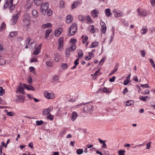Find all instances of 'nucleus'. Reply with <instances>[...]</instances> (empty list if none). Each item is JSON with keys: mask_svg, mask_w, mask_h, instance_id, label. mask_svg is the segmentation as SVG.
Segmentation results:
<instances>
[{"mask_svg": "<svg viewBox=\"0 0 155 155\" xmlns=\"http://www.w3.org/2000/svg\"><path fill=\"white\" fill-rule=\"evenodd\" d=\"M78 5V3L77 2H74L72 5L71 8L72 9H74L75 8H76Z\"/></svg>", "mask_w": 155, "mask_h": 155, "instance_id": "nucleus-40", "label": "nucleus"}, {"mask_svg": "<svg viewBox=\"0 0 155 155\" xmlns=\"http://www.w3.org/2000/svg\"><path fill=\"white\" fill-rule=\"evenodd\" d=\"M46 65L49 67H51L53 66L52 63L50 61H47L46 62Z\"/></svg>", "mask_w": 155, "mask_h": 155, "instance_id": "nucleus-42", "label": "nucleus"}, {"mask_svg": "<svg viewBox=\"0 0 155 155\" xmlns=\"http://www.w3.org/2000/svg\"><path fill=\"white\" fill-rule=\"evenodd\" d=\"M76 48V47L74 44H73L71 45L70 48H68L71 51H73Z\"/></svg>", "mask_w": 155, "mask_h": 155, "instance_id": "nucleus-28", "label": "nucleus"}, {"mask_svg": "<svg viewBox=\"0 0 155 155\" xmlns=\"http://www.w3.org/2000/svg\"><path fill=\"white\" fill-rule=\"evenodd\" d=\"M16 34V33L15 32H12L10 33L9 35L11 37H13L15 36Z\"/></svg>", "mask_w": 155, "mask_h": 155, "instance_id": "nucleus-50", "label": "nucleus"}, {"mask_svg": "<svg viewBox=\"0 0 155 155\" xmlns=\"http://www.w3.org/2000/svg\"><path fill=\"white\" fill-rule=\"evenodd\" d=\"M140 51L141 53V56L143 57H144L146 54V53L144 50Z\"/></svg>", "mask_w": 155, "mask_h": 155, "instance_id": "nucleus-59", "label": "nucleus"}, {"mask_svg": "<svg viewBox=\"0 0 155 155\" xmlns=\"http://www.w3.org/2000/svg\"><path fill=\"white\" fill-rule=\"evenodd\" d=\"M52 25L50 23H47L44 24L42 26L43 28H45L48 27H50Z\"/></svg>", "mask_w": 155, "mask_h": 155, "instance_id": "nucleus-30", "label": "nucleus"}, {"mask_svg": "<svg viewBox=\"0 0 155 155\" xmlns=\"http://www.w3.org/2000/svg\"><path fill=\"white\" fill-rule=\"evenodd\" d=\"M62 31V29L61 28H59L56 30L54 31V34L55 36L58 37L61 34Z\"/></svg>", "mask_w": 155, "mask_h": 155, "instance_id": "nucleus-18", "label": "nucleus"}, {"mask_svg": "<svg viewBox=\"0 0 155 155\" xmlns=\"http://www.w3.org/2000/svg\"><path fill=\"white\" fill-rule=\"evenodd\" d=\"M147 31V28L146 27H144L140 30L141 33L143 34H145Z\"/></svg>", "mask_w": 155, "mask_h": 155, "instance_id": "nucleus-34", "label": "nucleus"}, {"mask_svg": "<svg viewBox=\"0 0 155 155\" xmlns=\"http://www.w3.org/2000/svg\"><path fill=\"white\" fill-rule=\"evenodd\" d=\"M47 119H49L50 120H52L53 119V115L49 114L47 116Z\"/></svg>", "mask_w": 155, "mask_h": 155, "instance_id": "nucleus-46", "label": "nucleus"}, {"mask_svg": "<svg viewBox=\"0 0 155 155\" xmlns=\"http://www.w3.org/2000/svg\"><path fill=\"white\" fill-rule=\"evenodd\" d=\"M99 43L98 42H94L92 43L90 45L89 48H95L98 45Z\"/></svg>", "mask_w": 155, "mask_h": 155, "instance_id": "nucleus-26", "label": "nucleus"}, {"mask_svg": "<svg viewBox=\"0 0 155 155\" xmlns=\"http://www.w3.org/2000/svg\"><path fill=\"white\" fill-rule=\"evenodd\" d=\"M38 61L37 59L36 58H33L31 59L30 61V62L31 63L33 62H37Z\"/></svg>", "mask_w": 155, "mask_h": 155, "instance_id": "nucleus-55", "label": "nucleus"}, {"mask_svg": "<svg viewBox=\"0 0 155 155\" xmlns=\"http://www.w3.org/2000/svg\"><path fill=\"white\" fill-rule=\"evenodd\" d=\"M99 11L97 9H94L91 12V16L93 18H96L98 16Z\"/></svg>", "mask_w": 155, "mask_h": 155, "instance_id": "nucleus-11", "label": "nucleus"}, {"mask_svg": "<svg viewBox=\"0 0 155 155\" xmlns=\"http://www.w3.org/2000/svg\"><path fill=\"white\" fill-rule=\"evenodd\" d=\"M5 24L3 23L2 24L1 27V30H3L5 28Z\"/></svg>", "mask_w": 155, "mask_h": 155, "instance_id": "nucleus-56", "label": "nucleus"}, {"mask_svg": "<svg viewBox=\"0 0 155 155\" xmlns=\"http://www.w3.org/2000/svg\"><path fill=\"white\" fill-rule=\"evenodd\" d=\"M31 41V38H28L25 42V45H28L30 41Z\"/></svg>", "mask_w": 155, "mask_h": 155, "instance_id": "nucleus-47", "label": "nucleus"}, {"mask_svg": "<svg viewBox=\"0 0 155 155\" xmlns=\"http://www.w3.org/2000/svg\"><path fill=\"white\" fill-rule=\"evenodd\" d=\"M17 92H19L23 94H25L24 92V89L23 87L21 86H19L17 88Z\"/></svg>", "mask_w": 155, "mask_h": 155, "instance_id": "nucleus-24", "label": "nucleus"}, {"mask_svg": "<svg viewBox=\"0 0 155 155\" xmlns=\"http://www.w3.org/2000/svg\"><path fill=\"white\" fill-rule=\"evenodd\" d=\"M111 30L113 32V34H112V35L110 37L111 39H110V42L109 43L110 44L111 43V42L113 40V38L114 37V31H115V29H114V27H112Z\"/></svg>", "mask_w": 155, "mask_h": 155, "instance_id": "nucleus-29", "label": "nucleus"}, {"mask_svg": "<svg viewBox=\"0 0 155 155\" xmlns=\"http://www.w3.org/2000/svg\"><path fill=\"white\" fill-rule=\"evenodd\" d=\"M92 105L90 104L85 106L83 108V111L85 112H91L92 111Z\"/></svg>", "mask_w": 155, "mask_h": 155, "instance_id": "nucleus-9", "label": "nucleus"}, {"mask_svg": "<svg viewBox=\"0 0 155 155\" xmlns=\"http://www.w3.org/2000/svg\"><path fill=\"white\" fill-rule=\"evenodd\" d=\"M64 37H61L58 39V43L59 44V46L58 47V49L59 50L61 49L63 46Z\"/></svg>", "mask_w": 155, "mask_h": 155, "instance_id": "nucleus-10", "label": "nucleus"}, {"mask_svg": "<svg viewBox=\"0 0 155 155\" xmlns=\"http://www.w3.org/2000/svg\"><path fill=\"white\" fill-rule=\"evenodd\" d=\"M78 56L79 58H82L83 56V53L82 51L81 50H79L78 51Z\"/></svg>", "mask_w": 155, "mask_h": 155, "instance_id": "nucleus-35", "label": "nucleus"}, {"mask_svg": "<svg viewBox=\"0 0 155 155\" xmlns=\"http://www.w3.org/2000/svg\"><path fill=\"white\" fill-rule=\"evenodd\" d=\"M83 152V151L82 149H78L77 150V151H76L77 153L78 154H79V155L81 154Z\"/></svg>", "mask_w": 155, "mask_h": 155, "instance_id": "nucleus-48", "label": "nucleus"}, {"mask_svg": "<svg viewBox=\"0 0 155 155\" xmlns=\"http://www.w3.org/2000/svg\"><path fill=\"white\" fill-rule=\"evenodd\" d=\"M43 121L41 120L40 121L37 120L36 121V124L37 125H40L43 124Z\"/></svg>", "mask_w": 155, "mask_h": 155, "instance_id": "nucleus-44", "label": "nucleus"}, {"mask_svg": "<svg viewBox=\"0 0 155 155\" xmlns=\"http://www.w3.org/2000/svg\"><path fill=\"white\" fill-rule=\"evenodd\" d=\"M125 151L124 150H120L118 151V153H119V155H125L124 153Z\"/></svg>", "mask_w": 155, "mask_h": 155, "instance_id": "nucleus-45", "label": "nucleus"}, {"mask_svg": "<svg viewBox=\"0 0 155 155\" xmlns=\"http://www.w3.org/2000/svg\"><path fill=\"white\" fill-rule=\"evenodd\" d=\"M29 70L30 72L33 71V73H35V68L33 67H30L29 68Z\"/></svg>", "mask_w": 155, "mask_h": 155, "instance_id": "nucleus-60", "label": "nucleus"}, {"mask_svg": "<svg viewBox=\"0 0 155 155\" xmlns=\"http://www.w3.org/2000/svg\"><path fill=\"white\" fill-rule=\"evenodd\" d=\"M84 104L83 103H80L78 104H77L76 105L75 107L77 108H78L80 107L81 106L83 105Z\"/></svg>", "mask_w": 155, "mask_h": 155, "instance_id": "nucleus-62", "label": "nucleus"}, {"mask_svg": "<svg viewBox=\"0 0 155 155\" xmlns=\"http://www.w3.org/2000/svg\"><path fill=\"white\" fill-rule=\"evenodd\" d=\"M53 109L52 107H50L47 109H46L43 110L42 112V114L43 115H46L47 114H50V112Z\"/></svg>", "mask_w": 155, "mask_h": 155, "instance_id": "nucleus-12", "label": "nucleus"}, {"mask_svg": "<svg viewBox=\"0 0 155 155\" xmlns=\"http://www.w3.org/2000/svg\"><path fill=\"white\" fill-rule=\"evenodd\" d=\"M141 86L144 88L149 87L147 84H141Z\"/></svg>", "mask_w": 155, "mask_h": 155, "instance_id": "nucleus-61", "label": "nucleus"}, {"mask_svg": "<svg viewBox=\"0 0 155 155\" xmlns=\"http://www.w3.org/2000/svg\"><path fill=\"white\" fill-rule=\"evenodd\" d=\"M66 22L68 23H71L73 20V18L71 15H68L66 17Z\"/></svg>", "mask_w": 155, "mask_h": 155, "instance_id": "nucleus-19", "label": "nucleus"}, {"mask_svg": "<svg viewBox=\"0 0 155 155\" xmlns=\"http://www.w3.org/2000/svg\"><path fill=\"white\" fill-rule=\"evenodd\" d=\"M77 29L76 24L75 23H73L69 28V31L68 35L71 36L74 35Z\"/></svg>", "mask_w": 155, "mask_h": 155, "instance_id": "nucleus-3", "label": "nucleus"}, {"mask_svg": "<svg viewBox=\"0 0 155 155\" xmlns=\"http://www.w3.org/2000/svg\"><path fill=\"white\" fill-rule=\"evenodd\" d=\"M59 7L61 8H64V2L63 1L60 2Z\"/></svg>", "mask_w": 155, "mask_h": 155, "instance_id": "nucleus-36", "label": "nucleus"}, {"mask_svg": "<svg viewBox=\"0 0 155 155\" xmlns=\"http://www.w3.org/2000/svg\"><path fill=\"white\" fill-rule=\"evenodd\" d=\"M34 2L36 5H39L41 2V0H34Z\"/></svg>", "mask_w": 155, "mask_h": 155, "instance_id": "nucleus-43", "label": "nucleus"}, {"mask_svg": "<svg viewBox=\"0 0 155 155\" xmlns=\"http://www.w3.org/2000/svg\"><path fill=\"white\" fill-rule=\"evenodd\" d=\"M117 68H114L111 72L109 74V75H110L113 74L117 71Z\"/></svg>", "mask_w": 155, "mask_h": 155, "instance_id": "nucleus-52", "label": "nucleus"}, {"mask_svg": "<svg viewBox=\"0 0 155 155\" xmlns=\"http://www.w3.org/2000/svg\"><path fill=\"white\" fill-rule=\"evenodd\" d=\"M17 98L16 99L17 102H18L20 103H23L25 101V98L24 96L17 95Z\"/></svg>", "mask_w": 155, "mask_h": 155, "instance_id": "nucleus-13", "label": "nucleus"}, {"mask_svg": "<svg viewBox=\"0 0 155 155\" xmlns=\"http://www.w3.org/2000/svg\"><path fill=\"white\" fill-rule=\"evenodd\" d=\"M2 57H0V65H3L5 63V61L4 59L1 58Z\"/></svg>", "mask_w": 155, "mask_h": 155, "instance_id": "nucleus-38", "label": "nucleus"}, {"mask_svg": "<svg viewBox=\"0 0 155 155\" xmlns=\"http://www.w3.org/2000/svg\"><path fill=\"white\" fill-rule=\"evenodd\" d=\"M150 62L153 68H155V64H154L153 60L152 59H150Z\"/></svg>", "mask_w": 155, "mask_h": 155, "instance_id": "nucleus-51", "label": "nucleus"}, {"mask_svg": "<svg viewBox=\"0 0 155 155\" xmlns=\"http://www.w3.org/2000/svg\"><path fill=\"white\" fill-rule=\"evenodd\" d=\"M52 14V11L50 9H49L48 10L47 12V15L48 16H50Z\"/></svg>", "mask_w": 155, "mask_h": 155, "instance_id": "nucleus-49", "label": "nucleus"}, {"mask_svg": "<svg viewBox=\"0 0 155 155\" xmlns=\"http://www.w3.org/2000/svg\"><path fill=\"white\" fill-rule=\"evenodd\" d=\"M105 12L106 16L107 17L110 16L112 15V13L109 8L105 9Z\"/></svg>", "mask_w": 155, "mask_h": 155, "instance_id": "nucleus-20", "label": "nucleus"}, {"mask_svg": "<svg viewBox=\"0 0 155 155\" xmlns=\"http://www.w3.org/2000/svg\"><path fill=\"white\" fill-rule=\"evenodd\" d=\"M106 58L105 57L102 58L99 62V64L103 65Z\"/></svg>", "mask_w": 155, "mask_h": 155, "instance_id": "nucleus-41", "label": "nucleus"}, {"mask_svg": "<svg viewBox=\"0 0 155 155\" xmlns=\"http://www.w3.org/2000/svg\"><path fill=\"white\" fill-rule=\"evenodd\" d=\"M116 77L115 76H113L112 78H110L109 79V81L110 82H113L114 81Z\"/></svg>", "mask_w": 155, "mask_h": 155, "instance_id": "nucleus-58", "label": "nucleus"}, {"mask_svg": "<svg viewBox=\"0 0 155 155\" xmlns=\"http://www.w3.org/2000/svg\"><path fill=\"white\" fill-rule=\"evenodd\" d=\"M72 114V115L71 117V120L72 121H74L76 119L78 115L77 113L75 111H73Z\"/></svg>", "mask_w": 155, "mask_h": 155, "instance_id": "nucleus-22", "label": "nucleus"}, {"mask_svg": "<svg viewBox=\"0 0 155 155\" xmlns=\"http://www.w3.org/2000/svg\"><path fill=\"white\" fill-rule=\"evenodd\" d=\"M36 45V44L35 42H32L29 45V48L30 49L32 50L35 47Z\"/></svg>", "mask_w": 155, "mask_h": 155, "instance_id": "nucleus-21", "label": "nucleus"}, {"mask_svg": "<svg viewBox=\"0 0 155 155\" xmlns=\"http://www.w3.org/2000/svg\"><path fill=\"white\" fill-rule=\"evenodd\" d=\"M23 86L24 88H26L28 90H34V87L31 85H28L25 84H23Z\"/></svg>", "mask_w": 155, "mask_h": 155, "instance_id": "nucleus-17", "label": "nucleus"}, {"mask_svg": "<svg viewBox=\"0 0 155 155\" xmlns=\"http://www.w3.org/2000/svg\"><path fill=\"white\" fill-rule=\"evenodd\" d=\"M49 5V4L47 2H45L41 4L40 10L43 15H46V11L48 9Z\"/></svg>", "mask_w": 155, "mask_h": 155, "instance_id": "nucleus-1", "label": "nucleus"}, {"mask_svg": "<svg viewBox=\"0 0 155 155\" xmlns=\"http://www.w3.org/2000/svg\"><path fill=\"white\" fill-rule=\"evenodd\" d=\"M32 14L33 16V17L35 18H36L38 15L37 11L35 10H32Z\"/></svg>", "mask_w": 155, "mask_h": 155, "instance_id": "nucleus-33", "label": "nucleus"}, {"mask_svg": "<svg viewBox=\"0 0 155 155\" xmlns=\"http://www.w3.org/2000/svg\"><path fill=\"white\" fill-rule=\"evenodd\" d=\"M51 32V30L50 29H47L46 31V33H45V38H48L49 35L50 34V33Z\"/></svg>", "mask_w": 155, "mask_h": 155, "instance_id": "nucleus-31", "label": "nucleus"}, {"mask_svg": "<svg viewBox=\"0 0 155 155\" xmlns=\"http://www.w3.org/2000/svg\"><path fill=\"white\" fill-rule=\"evenodd\" d=\"M71 51L69 49L67 48L65 51V55L67 57H68L70 56V52Z\"/></svg>", "mask_w": 155, "mask_h": 155, "instance_id": "nucleus-39", "label": "nucleus"}, {"mask_svg": "<svg viewBox=\"0 0 155 155\" xmlns=\"http://www.w3.org/2000/svg\"><path fill=\"white\" fill-rule=\"evenodd\" d=\"M126 103L127 106H130L134 105V102L132 100H128L127 101Z\"/></svg>", "mask_w": 155, "mask_h": 155, "instance_id": "nucleus-27", "label": "nucleus"}, {"mask_svg": "<svg viewBox=\"0 0 155 155\" xmlns=\"http://www.w3.org/2000/svg\"><path fill=\"white\" fill-rule=\"evenodd\" d=\"M53 79L55 81H58L59 79V77L58 76H54L53 77Z\"/></svg>", "mask_w": 155, "mask_h": 155, "instance_id": "nucleus-57", "label": "nucleus"}, {"mask_svg": "<svg viewBox=\"0 0 155 155\" xmlns=\"http://www.w3.org/2000/svg\"><path fill=\"white\" fill-rule=\"evenodd\" d=\"M13 0H10L9 1H7L4 4V7L5 8H7L8 7L10 10H13L15 8V6L13 4Z\"/></svg>", "mask_w": 155, "mask_h": 155, "instance_id": "nucleus-4", "label": "nucleus"}, {"mask_svg": "<svg viewBox=\"0 0 155 155\" xmlns=\"http://www.w3.org/2000/svg\"><path fill=\"white\" fill-rule=\"evenodd\" d=\"M30 20V16L27 14H25L22 20L23 25L25 26L29 25Z\"/></svg>", "mask_w": 155, "mask_h": 155, "instance_id": "nucleus-2", "label": "nucleus"}, {"mask_svg": "<svg viewBox=\"0 0 155 155\" xmlns=\"http://www.w3.org/2000/svg\"><path fill=\"white\" fill-rule=\"evenodd\" d=\"M137 15L138 16H141L143 17H145L147 15V12L144 10H141L138 9L137 10Z\"/></svg>", "mask_w": 155, "mask_h": 155, "instance_id": "nucleus-7", "label": "nucleus"}, {"mask_svg": "<svg viewBox=\"0 0 155 155\" xmlns=\"http://www.w3.org/2000/svg\"><path fill=\"white\" fill-rule=\"evenodd\" d=\"M100 24L101 27V31L103 33H105L106 31V25L103 21L101 22Z\"/></svg>", "mask_w": 155, "mask_h": 155, "instance_id": "nucleus-14", "label": "nucleus"}, {"mask_svg": "<svg viewBox=\"0 0 155 155\" xmlns=\"http://www.w3.org/2000/svg\"><path fill=\"white\" fill-rule=\"evenodd\" d=\"M44 96L48 99H52L55 97L53 93H49L47 91H44Z\"/></svg>", "mask_w": 155, "mask_h": 155, "instance_id": "nucleus-6", "label": "nucleus"}, {"mask_svg": "<svg viewBox=\"0 0 155 155\" xmlns=\"http://www.w3.org/2000/svg\"><path fill=\"white\" fill-rule=\"evenodd\" d=\"M20 16V12H19L17 13L14 14L12 16V18L11 21L12 22V24L15 25L16 22L17 20Z\"/></svg>", "mask_w": 155, "mask_h": 155, "instance_id": "nucleus-5", "label": "nucleus"}, {"mask_svg": "<svg viewBox=\"0 0 155 155\" xmlns=\"http://www.w3.org/2000/svg\"><path fill=\"white\" fill-rule=\"evenodd\" d=\"M88 30L93 33L96 32V29H95L93 25H90L88 27Z\"/></svg>", "mask_w": 155, "mask_h": 155, "instance_id": "nucleus-16", "label": "nucleus"}, {"mask_svg": "<svg viewBox=\"0 0 155 155\" xmlns=\"http://www.w3.org/2000/svg\"><path fill=\"white\" fill-rule=\"evenodd\" d=\"M5 93V91L4 90L2 87H0V95L1 96L3 95Z\"/></svg>", "mask_w": 155, "mask_h": 155, "instance_id": "nucleus-37", "label": "nucleus"}, {"mask_svg": "<svg viewBox=\"0 0 155 155\" xmlns=\"http://www.w3.org/2000/svg\"><path fill=\"white\" fill-rule=\"evenodd\" d=\"M150 3L152 6H155V0H150Z\"/></svg>", "mask_w": 155, "mask_h": 155, "instance_id": "nucleus-64", "label": "nucleus"}, {"mask_svg": "<svg viewBox=\"0 0 155 155\" xmlns=\"http://www.w3.org/2000/svg\"><path fill=\"white\" fill-rule=\"evenodd\" d=\"M139 98L140 99L143 100L144 101H147V99H146V98L145 97L140 96Z\"/></svg>", "mask_w": 155, "mask_h": 155, "instance_id": "nucleus-54", "label": "nucleus"}, {"mask_svg": "<svg viewBox=\"0 0 155 155\" xmlns=\"http://www.w3.org/2000/svg\"><path fill=\"white\" fill-rule=\"evenodd\" d=\"M88 54L89 56V58L88 59V60L90 59L91 57H93L94 56V54L91 52H89Z\"/></svg>", "mask_w": 155, "mask_h": 155, "instance_id": "nucleus-53", "label": "nucleus"}, {"mask_svg": "<svg viewBox=\"0 0 155 155\" xmlns=\"http://www.w3.org/2000/svg\"><path fill=\"white\" fill-rule=\"evenodd\" d=\"M41 45H39L38 47L36 48L33 51V54L35 55H36L38 54L40 52V49L41 48Z\"/></svg>", "mask_w": 155, "mask_h": 155, "instance_id": "nucleus-15", "label": "nucleus"}, {"mask_svg": "<svg viewBox=\"0 0 155 155\" xmlns=\"http://www.w3.org/2000/svg\"><path fill=\"white\" fill-rule=\"evenodd\" d=\"M114 16L116 18H118L122 16L123 15V13L120 11L114 9L113 11Z\"/></svg>", "mask_w": 155, "mask_h": 155, "instance_id": "nucleus-8", "label": "nucleus"}, {"mask_svg": "<svg viewBox=\"0 0 155 155\" xmlns=\"http://www.w3.org/2000/svg\"><path fill=\"white\" fill-rule=\"evenodd\" d=\"M85 20L87 21V22L88 24H91L93 23L91 18L88 15L85 17Z\"/></svg>", "mask_w": 155, "mask_h": 155, "instance_id": "nucleus-25", "label": "nucleus"}, {"mask_svg": "<svg viewBox=\"0 0 155 155\" xmlns=\"http://www.w3.org/2000/svg\"><path fill=\"white\" fill-rule=\"evenodd\" d=\"M78 18L79 20L82 21H84L85 20V17L82 15H79L78 17Z\"/></svg>", "mask_w": 155, "mask_h": 155, "instance_id": "nucleus-32", "label": "nucleus"}, {"mask_svg": "<svg viewBox=\"0 0 155 155\" xmlns=\"http://www.w3.org/2000/svg\"><path fill=\"white\" fill-rule=\"evenodd\" d=\"M100 68L97 71H96L93 76V78L94 79H95L97 78V75H101V73L100 72Z\"/></svg>", "mask_w": 155, "mask_h": 155, "instance_id": "nucleus-23", "label": "nucleus"}, {"mask_svg": "<svg viewBox=\"0 0 155 155\" xmlns=\"http://www.w3.org/2000/svg\"><path fill=\"white\" fill-rule=\"evenodd\" d=\"M128 92V90L127 87H125L123 93L125 94Z\"/></svg>", "mask_w": 155, "mask_h": 155, "instance_id": "nucleus-63", "label": "nucleus"}]
</instances>
